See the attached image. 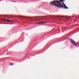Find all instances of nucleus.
<instances>
[{
	"label": "nucleus",
	"mask_w": 79,
	"mask_h": 79,
	"mask_svg": "<svg viewBox=\"0 0 79 79\" xmlns=\"http://www.w3.org/2000/svg\"><path fill=\"white\" fill-rule=\"evenodd\" d=\"M63 1H64V0H61L60 1L54 0L53 1L50 2L49 4L50 5L55 6L57 8L68 9V7H66V6L64 4V3H62V5L61 3V2H62Z\"/></svg>",
	"instance_id": "1"
},
{
	"label": "nucleus",
	"mask_w": 79,
	"mask_h": 79,
	"mask_svg": "<svg viewBox=\"0 0 79 79\" xmlns=\"http://www.w3.org/2000/svg\"><path fill=\"white\" fill-rule=\"evenodd\" d=\"M69 40L73 44V45H74L75 47H76L77 46V44H76V42L75 41H74L73 40H72L71 38H69Z\"/></svg>",
	"instance_id": "2"
},
{
	"label": "nucleus",
	"mask_w": 79,
	"mask_h": 79,
	"mask_svg": "<svg viewBox=\"0 0 79 79\" xmlns=\"http://www.w3.org/2000/svg\"><path fill=\"white\" fill-rule=\"evenodd\" d=\"M46 23H47V22H41L40 23V24H45Z\"/></svg>",
	"instance_id": "3"
},
{
	"label": "nucleus",
	"mask_w": 79,
	"mask_h": 79,
	"mask_svg": "<svg viewBox=\"0 0 79 79\" xmlns=\"http://www.w3.org/2000/svg\"><path fill=\"white\" fill-rule=\"evenodd\" d=\"M4 21H8V22H9V21H10V20H5V19H3Z\"/></svg>",
	"instance_id": "4"
},
{
	"label": "nucleus",
	"mask_w": 79,
	"mask_h": 79,
	"mask_svg": "<svg viewBox=\"0 0 79 79\" xmlns=\"http://www.w3.org/2000/svg\"><path fill=\"white\" fill-rule=\"evenodd\" d=\"M10 65H11V66H12V65H13V64L11 63V64H10Z\"/></svg>",
	"instance_id": "5"
},
{
	"label": "nucleus",
	"mask_w": 79,
	"mask_h": 79,
	"mask_svg": "<svg viewBox=\"0 0 79 79\" xmlns=\"http://www.w3.org/2000/svg\"><path fill=\"white\" fill-rule=\"evenodd\" d=\"M40 18H44V16H40Z\"/></svg>",
	"instance_id": "6"
},
{
	"label": "nucleus",
	"mask_w": 79,
	"mask_h": 79,
	"mask_svg": "<svg viewBox=\"0 0 79 79\" xmlns=\"http://www.w3.org/2000/svg\"><path fill=\"white\" fill-rule=\"evenodd\" d=\"M55 17H58V16H55Z\"/></svg>",
	"instance_id": "7"
},
{
	"label": "nucleus",
	"mask_w": 79,
	"mask_h": 79,
	"mask_svg": "<svg viewBox=\"0 0 79 79\" xmlns=\"http://www.w3.org/2000/svg\"><path fill=\"white\" fill-rule=\"evenodd\" d=\"M42 19H40V20H42Z\"/></svg>",
	"instance_id": "8"
},
{
	"label": "nucleus",
	"mask_w": 79,
	"mask_h": 79,
	"mask_svg": "<svg viewBox=\"0 0 79 79\" xmlns=\"http://www.w3.org/2000/svg\"><path fill=\"white\" fill-rule=\"evenodd\" d=\"M65 17H67L68 16H65Z\"/></svg>",
	"instance_id": "9"
},
{
	"label": "nucleus",
	"mask_w": 79,
	"mask_h": 79,
	"mask_svg": "<svg viewBox=\"0 0 79 79\" xmlns=\"http://www.w3.org/2000/svg\"><path fill=\"white\" fill-rule=\"evenodd\" d=\"M72 18H73V17Z\"/></svg>",
	"instance_id": "10"
},
{
	"label": "nucleus",
	"mask_w": 79,
	"mask_h": 79,
	"mask_svg": "<svg viewBox=\"0 0 79 79\" xmlns=\"http://www.w3.org/2000/svg\"><path fill=\"white\" fill-rule=\"evenodd\" d=\"M78 18H79V17Z\"/></svg>",
	"instance_id": "11"
}]
</instances>
